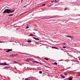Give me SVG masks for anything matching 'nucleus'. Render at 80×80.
Returning <instances> with one entry per match:
<instances>
[{
    "instance_id": "obj_25",
    "label": "nucleus",
    "mask_w": 80,
    "mask_h": 80,
    "mask_svg": "<svg viewBox=\"0 0 80 80\" xmlns=\"http://www.w3.org/2000/svg\"><path fill=\"white\" fill-rule=\"evenodd\" d=\"M63 59H61V60H59V61H63Z\"/></svg>"
},
{
    "instance_id": "obj_30",
    "label": "nucleus",
    "mask_w": 80,
    "mask_h": 80,
    "mask_svg": "<svg viewBox=\"0 0 80 80\" xmlns=\"http://www.w3.org/2000/svg\"><path fill=\"white\" fill-rule=\"evenodd\" d=\"M53 2H54V0H53L52 1V3Z\"/></svg>"
},
{
    "instance_id": "obj_38",
    "label": "nucleus",
    "mask_w": 80,
    "mask_h": 80,
    "mask_svg": "<svg viewBox=\"0 0 80 80\" xmlns=\"http://www.w3.org/2000/svg\"><path fill=\"white\" fill-rule=\"evenodd\" d=\"M79 60H80V58L79 59Z\"/></svg>"
},
{
    "instance_id": "obj_27",
    "label": "nucleus",
    "mask_w": 80,
    "mask_h": 80,
    "mask_svg": "<svg viewBox=\"0 0 80 80\" xmlns=\"http://www.w3.org/2000/svg\"><path fill=\"white\" fill-rule=\"evenodd\" d=\"M39 64H42V62H39Z\"/></svg>"
},
{
    "instance_id": "obj_20",
    "label": "nucleus",
    "mask_w": 80,
    "mask_h": 80,
    "mask_svg": "<svg viewBox=\"0 0 80 80\" xmlns=\"http://www.w3.org/2000/svg\"><path fill=\"white\" fill-rule=\"evenodd\" d=\"M11 56H12V57H15V54H12L11 55Z\"/></svg>"
},
{
    "instance_id": "obj_28",
    "label": "nucleus",
    "mask_w": 80,
    "mask_h": 80,
    "mask_svg": "<svg viewBox=\"0 0 80 80\" xmlns=\"http://www.w3.org/2000/svg\"><path fill=\"white\" fill-rule=\"evenodd\" d=\"M63 45H66V43H64L62 44Z\"/></svg>"
},
{
    "instance_id": "obj_14",
    "label": "nucleus",
    "mask_w": 80,
    "mask_h": 80,
    "mask_svg": "<svg viewBox=\"0 0 80 80\" xmlns=\"http://www.w3.org/2000/svg\"><path fill=\"white\" fill-rule=\"evenodd\" d=\"M69 80H72V77H70L68 78Z\"/></svg>"
},
{
    "instance_id": "obj_15",
    "label": "nucleus",
    "mask_w": 80,
    "mask_h": 80,
    "mask_svg": "<svg viewBox=\"0 0 80 80\" xmlns=\"http://www.w3.org/2000/svg\"><path fill=\"white\" fill-rule=\"evenodd\" d=\"M52 48H55V49H57V48L55 47H52Z\"/></svg>"
},
{
    "instance_id": "obj_31",
    "label": "nucleus",
    "mask_w": 80,
    "mask_h": 80,
    "mask_svg": "<svg viewBox=\"0 0 80 80\" xmlns=\"http://www.w3.org/2000/svg\"><path fill=\"white\" fill-rule=\"evenodd\" d=\"M22 1H23V0H21V2H22Z\"/></svg>"
},
{
    "instance_id": "obj_22",
    "label": "nucleus",
    "mask_w": 80,
    "mask_h": 80,
    "mask_svg": "<svg viewBox=\"0 0 80 80\" xmlns=\"http://www.w3.org/2000/svg\"><path fill=\"white\" fill-rule=\"evenodd\" d=\"M14 63H18V62H16V61H14Z\"/></svg>"
},
{
    "instance_id": "obj_11",
    "label": "nucleus",
    "mask_w": 80,
    "mask_h": 80,
    "mask_svg": "<svg viewBox=\"0 0 80 80\" xmlns=\"http://www.w3.org/2000/svg\"><path fill=\"white\" fill-rule=\"evenodd\" d=\"M25 61H26V62H29V59L28 58V59L25 60Z\"/></svg>"
},
{
    "instance_id": "obj_23",
    "label": "nucleus",
    "mask_w": 80,
    "mask_h": 80,
    "mask_svg": "<svg viewBox=\"0 0 80 80\" xmlns=\"http://www.w3.org/2000/svg\"><path fill=\"white\" fill-rule=\"evenodd\" d=\"M68 8L67 7V8H65V9H64L65 10H64V11H65V10H67V9Z\"/></svg>"
},
{
    "instance_id": "obj_37",
    "label": "nucleus",
    "mask_w": 80,
    "mask_h": 80,
    "mask_svg": "<svg viewBox=\"0 0 80 80\" xmlns=\"http://www.w3.org/2000/svg\"><path fill=\"white\" fill-rule=\"evenodd\" d=\"M0 50H2V49H1V48H0Z\"/></svg>"
},
{
    "instance_id": "obj_18",
    "label": "nucleus",
    "mask_w": 80,
    "mask_h": 80,
    "mask_svg": "<svg viewBox=\"0 0 80 80\" xmlns=\"http://www.w3.org/2000/svg\"><path fill=\"white\" fill-rule=\"evenodd\" d=\"M44 59H45V60H48V58H44Z\"/></svg>"
},
{
    "instance_id": "obj_8",
    "label": "nucleus",
    "mask_w": 80,
    "mask_h": 80,
    "mask_svg": "<svg viewBox=\"0 0 80 80\" xmlns=\"http://www.w3.org/2000/svg\"><path fill=\"white\" fill-rule=\"evenodd\" d=\"M61 77L62 78H65V76H64V75H61Z\"/></svg>"
},
{
    "instance_id": "obj_1",
    "label": "nucleus",
    "mask_w": 80,
    "mask_h": 80,
    "mask_svg": "<svg viewBox=\"0 0 80 80\" xmlns=\"http://www.w3.org/2000/svg\"><path fill=\"white\" fill-rule=\"evenodd\" d=\"M15 9L12 11V9H6L2 13L3 14H5L6 13H10L14 12V11H15Z\"/></svg>"
},
{
    "instance_id": "obj_32",
    "label": "nucleus",
    "mask_w": 80,
    "mask_h": 80,
    "mask_svg": "<svg viewBox=\"0 0 80 80\" xmlns=\"http://www.w3.org/2000/svg\"><path fill=\"white\" fill-rule=\"evenodd\" d=\"M38 43V42H35V43Z\"/></svg>"
},
{
    "instance_id": "obj_29",
    "label": "nucleus",
    "mask_w": 80,
    "mask_h": 80,
    "mask_svg": "<svg viewBox=\"0 0 80 80\" xmlns=\"http://www.w3.org/2000/svg\"><path fill=\"white\" fill-rule=\"evenodd\" d=\"M42 5H43V6H45V4H42Z\"/></svg>"
},
{
    "instance_id": "obj_4",
    "label": "nucleus",
    "mask_w": 80,
    "mask_h": 80,
    "mask_svg": "<svg viewBox=\"0 0 80 80\" xmlns=\"http://www.w3.org/2000/svg\"><path fill=\"white\" fill-rule=\"evenodd\" d=\"M25 80H33L32 79V78L31 77H29L28 78L25 79Z\"/></svg>"
},
{
    "instance_id": "obj_19",
    "label": "nucleus",
    "mask_w": 80,
    "mask_h": 80,
    "mask_svg": "<svg viewBox=\"0 0 80 80\" xmlns=\"http://www.w3.org/2000/svg\"><path fill=\"white\" fill-rule=\"evenodd\" d=\"M29 36H30V37H31L32 36H33V34H30Z\"/></svg>"
},
{
    "instance_id": "obj_33",
    "label": "nucleus",
    "mask_w": 80,
    "mask_h": 80,
    "mask_svg": "<svg viewBox=\"0 0 80 80\" xmlns=\"http://www.w3.org/2000/svg\"><path fill=\"white\" fill-rule=\"evenodd\" d=\"M58 49V50H59V49L57 48V49Z\"/></svg>"
},
{
    "instance_id": "obj_24",
    "label": "nucleus",
    "mask_w": 80,
    "mask_h": 80,
    "mask_svg": "<svg viewBox=\"0 0 80 80\" xmlns=\"http://www.w3.org/2000/svg\"><path fill=\"white\" fill-rule=\"evenodd\" d=\"M62 48H66V47H65V46H63L62 47Z\"/></svg>"
},
{
    "instance_id": "obj_10",
    "label": "nucleus",
    "mask_w": 80,
    "mask_h": 80,
    "mask_svg": "<svg viewBox=\"0 0 80 80\" xmlns=\"http://www.w3.org/2000/svg\"><path fill=\"white\" fill-rule=\"evenodd\" d=\"M66 37H68L69 38H71V37H72V36H70V35H65Z\"/></svg>"
},
{
    "instance_id": "obj_41",
    "label": "nucleus",
    "mask_w": 80,
    "mask_h": 80,
    "mask_svg": "<svg viewBox=\"0 0 80 80\" xmlns=\"http://www.w3.org/2000/svg\"><path fill=\"white\" fill-rule=\"evenodd\" d=\"M0 43H1V42H0Z\"/></svg>"
},
{
    "instance_id": "obj_9",
    "label": "nucleus",
    "mask_w": 80,
    "mask_h": 80,
    "mask_svg": "<svg viewBox=\"0 0 80 80\" xmlns=\"http://www.w3.org/2000/svg\"><path fill=\"white\" fill-rule=\"evenodd\" d=\"M64 75H68V73L67 72H64Z\"/></svg>"
},
{
    "instance_id": "obj_5",
    "label": "nucleus",
    "mask_w": 80,
    "mask_h": 80,
    "mask_svg": "<svg viewBox=\"0 0 80 80\" xmlns=\"http://www.w3.org/2000/svg\"><path fill=\"white\" fill-rule=\"evenodd\" d=\"M12 51V49H8L6 51V52L8 53V52H9Z\"/></svg>"
},
{
    "instance_id": "obj_3",
    "label": "nucleus",
    "mask_w": 80,
    "mask_h": 80,
    "mask_svg": "<svg viewBox=\"0 0 80 80\" xmlns=\"http://www.w3.org/2000/svg\"><path fill=\"white\" fill-rule=\"evenodd\" d=\"M8 64L6 63V62H5V63H0V66H1V65H3V66H5V65H8Z\"/></svg>"
},
{
    "instance_id": "obj_35",
    "label": "nucleus",
    "mask_w": 80,
    "mask_h": 80,
    "mask_svg": "<svg viewBox=\"0 0 80 80\" xmlns=\"http://www.w3.org/2000/svg\"><path fill=\"white\" fill-rule=\"evenodd\" d=\"M32 36H34V35H33H33L32 34Z\"/></svg>"
},
{
    "instance_id": "obj_26",
    "label": "nucleus",
    "mask_w": 80,
    "mask_h": 80,
    "mask_svg": "<svg viewBox=\"0 0 80 80\" xmlns=\"http://www.w3.org/2000/svg\"><path fill=\"white\" fill-rule=\"evenodd\" d=\"M28 28H29V27L28 26H27L26 27V28L27 29Z\"/></svg>"
},
{
    "instance_id": "obj_34",
    "label": "nucleus",
    "mask_w": 80,
    "mask_h": 80,
    "mask_svg": "<svg viewBox=\"0 0 80 80\" xmlns=\"http://www.w3.org/2000/svg\"><path fill=\"white\" fill-rule=\"evenodd\" d=\"M33 33H34V34H35V32H33Z\"/></svg>"
},
{
    "instance_id": "obj_2",
    "label": "nucleus",
    "mask_w": 80,
    "mask_h": 80,
    "mask_svg": "<svg viewBox=\"0 0 80 80\" xmlns=\"http://www.w3.org/2000/svg\"><path fill=\"white\" fill-rule=\"evenodd\" d=\"M55 18H57V17H55V16H52L51 17H50L49 18V19H51V18H52L51 20H52V21H54V20L55 19Z\"/></svg>"
},
{
    "instance_id": "obj_12",
    "label": "nucleus",
    "mask_w": 80,
    "mask_h": 80,
    "mask_svg": "<svg viewBox=\"0 0 80 80\" xmlns=\"http://www.w3.org/2000/svg\"><path fill=\"white\" fill-rule=\"evenodd\" d=\"M27 42H28V43H31L32 41H30V40H28Z\"/></svg>"
},
{
    "instance_id": "obj_16",
    "label": "nucleus",
    "mask_w": 80,
    "mask_h": 80,
    "mask_svg": "<svg viewBox=\"0 0 80 80\" xmlns=\"http://www.w3.org/2000/svg\"><path fill=\"white\" fill-rule=\"evenodd\" d=\"M34 63H39V62H38V61H34Z\"/></svg>"
},
{
    "instance_id": "obj_6",
    "label": "nucleus",
    "mask_w": 80,
    "mask_h": 80,
    "mask_svg": "<svg viewBox=\"0 0 80 80\" xmlns=\"http://www.w3.org/2000/svg\"><path fill=\"white\" fill-rule=\"evenodd\" d=\"M32 38H33L34 39H35V40H39V38H36L34 37H33Z\"/></svg>"
},
{
    "instance_id": "obj_40",
    "label": "nucleus",
    "mask_w": 80,
    "mask_h": 80,
    "mask_svg": "<svg viewBox=\"0 0 80 80\" xmlns=\"http://www.w3.org/2000/svg\"><path fill=\"white\" fill-rule=\"evenodd\" d=\"M4 68V69H5V68Z\"/></svg>"
},
{
    "instance_id": "obj_39",
    "label": "nucleus",
    "mask_w": 80,
    "mask_h": 80,
    "mask_svg": "<svg viewBox=\"0 0 80 80\" xmlns=\"http://www.w3.org/2000/svg\"><path fill=\"white\" fill-rule=\"evenodd\" d=\"M55 23H57V22H55Z\"/></svg>"
},
{
    "instance_id": "obj_17",
    "label": "nucleus",
    "mask_w": 80,
    "mask_h": 80,
    "mask_svg": "<svg viewBox=\"0 0 80 80\" xmlns=\"http://www.w3.org/2000/svg\"><path fill=\"white\" fill-rule=\"evenodd\" d=\"M53 64L54 65H58V63L57 62H54V63H53Z\"/></svg>"
},
{
    "instance_id": "obj_21",
    "label": "nucleus",
    "mask_w": 80,
    "mask_h": 80,
    "mask_svg": "<svg viewBox=\"0 0 80 80\" xmlns=\"http://www.w3.org/2000/svg\"><path fill=\"white\" fill-rule=\"evenodd\" d=\"M39 73L40 74L42 73V71H39Z\"/></svg>"
},
{
    "instance_id": "obj_36",
    "label": "nucleus",
    "mask_w": 80,
    "mask_h": 80,
    "mask_svg": "<svg viewBox=\"0 0 80 80\" xmlns=\"http://www.w3.org/2000/svg\"><path fill=\"white\" fill-rule=\"evenodd\" d=\"M5 68H7V67H5Z\"/></svg>"
},
{
    "instance_id": "obj_7",
    "label": "nucleus",
    "mask_w": 80,
    "mask_h": 80,
    "mask_svg": "<svg viewBox=\"0 0 80 80\" xmlns=\"http://www.w3.org/2000/svg\"><path fill=\"white\" fill-rule=\"evenodd\" d=\"M60 1V0H55V1H54V2L55 3H58Z\"/></svg>"
},
{
    "instance_id": "obj_13",
    "label": "nucleus",
    "mask_w": 80,
    "mask_h": 80,
    "mask_svg": "<svg viewBox=\"0 0 80 80\" xmlns=\"http://www.w3.org/2000/svg\"><path fill=\"white\" fill-rule=\"evenodd\" d=\"M14 15V13H13L12 14H9L8 16V17H10V16H13Z\"/></svg>"
}]
</instances>
